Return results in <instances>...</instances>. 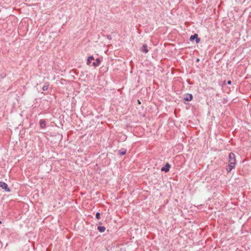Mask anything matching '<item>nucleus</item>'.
I'll list each match as a JSON object with an SVG mask.
<instances>
[{
	"instance_id": "f257e3e1",
	"label": "nucleus",
	"mask_w": 251,
	"mask_h": 251,
	"mask_svg": "<svg viewBox=\"0 0 251 251\" xmlns=\"http://www.w3.org/2000/svg\"><path fill=\"white\" fill-rule=\"evenodd\" d=\"M229 164L235 166L236 164L235 155L233 152H230L228 155Z\"/></svg>"
},
{
	"instance_id": "f03ea898",
	"label": "nucleus",
	"mask_w": 251,
	"mask_h": 251,
	"mask_svg": "<svg viewBox=\"0 0 251 251\" xmlns=\"http://www.w3.org/2000/svg\"><path fill=\"white\" fill-rule=\"evenodd\" d=\"M0 187L4 189L6 192L10 191V189L8 187L7 184L5 182L0 181Z\"/></svg>"
},
{
	"instance_id": "7ed1b4c3",
	"label": "nucleus",
	"mask_w": 251,
	"mask_h": 251,
	"mask_svg": "<svg viewBox=\"0 0 251 251\" xmlns=\"http://www.w3.org/2000/svg\"><path fill=\"white\" fill-rule=\"evenodd\" d=\"M195 39L197 43H199L200 42V39L198 38V35L197 33H195L193 35H191L190 38V40L191 41H193Z\"/></svg>"
},
{
	"instance_id": "20e7f679",
	"label": "nucleus",
	"mask_w": 251,
	"mask_h": 251,
	"mask_svg": "<svg viewBox=\"0 0 251 251\" xmlns=\"http://www.w3.org/2000/svg\"><path fill=\"white\" fill-rule=\"evenodd\" d=\"M171 167L169 163H166L165 166L162 167L161 169V171H164L165 172H168L170 170V168Z\"/></svg>"
},
{
	"instance_id": "39448f33",
	"label": "nucleus",
	"mask_w": 251,
	"mask_h": 251,
	"mask_svg": "<svg viewBox=\"0 0 251 251\" xmlns=\"http://www.w3.org/2000/svg\"><path fill=\"white\" fill-rule=\"evenodd\" d=\"M193 99V96L192 94H187L185 95L184 97V99L186 101H190Z\"/></svg>"
},
{
	"instance_id": "423d86ee",
	"label": "nucleus",
	"mask_w": 251,
	"mask_h": 251,
	"mask_svg": "<svg viewBox=\"0 0 251 251\" xmlns=\"http://www.w3.org/2000/svg\"><path fill=\"white\" fill-rule=\"evenodd\" d=\"M100 58H97L96 61L94 62L93 63V65L95 67H98L100 65Z\"/></svg>"
},
{
	"instance_id": "0eeeda50",
	"label": "nucleus",
	"mask_w": 251,
	"mask_h": 251,
	"mask_svg": "<svg viewBox=\"0 0 251 251\" xmlns=\"http://www.w3.org/2000/svg\"><path fill=\"white\" fill-rule=\"evenodd\" d=\"M141 51L143 52H145V53H147L148 52L149 50L147 49V46L146 44L143 45L141 49Z\"/></svg>"
},
{
	"instance_id": "6e6552de",
	"label": "nucleus",
	"mask_w": 251,
	"mask_h": 251,
	"mask_svg": "<svg viewBox=\"0 0 251 251\" xmlns=\"http://www.w3.org/2000/svg\"><path fill=\"white\" fill-rule=\"evenodd\" d=\"M94 60V57L93 56H90L88 57L87 64L90 65L92 60Z\"/></svg>"
},
{
	"instance_id": "1a4fd4ad",
	"label": "nucleus",
	"mask_w": 251,
	"mask_h": 251,
	"mask_svg": "<svg viewBox=\"0 0 251 251\" xmlns=\"http://www.w3.org/2000/svg\"><path fill=\"white\" fill-rule=\"evenodd\" d=\"M98 229L100 232H103L105 230V227L103 226H99L98 227Z\"/></svg>"
},
{
	"instance_id": "9d476101",
	"label": "nucleus",
	"mask_w": 251,
	"mask_h": 251,
	"mask_svg": "<svg viewBox=\"0 0 251 251\" xmlns=\"http://www.w3.org/2000/svg\"><path fill=\"white\" fill-rule=\"evenodd\" d=\"M40 124V127L42 128H44L45 127L46 124H45V121L41 120Z\"/></svg>"
},
{
	"instance_id": "9b49d317",
	"label": "nucleus",
	"mask_w": 251,
	"mask_h": 251,
	"mask_svg": "<svg viewBox=\"0 0 251 251\" xmlns=\"http://www.w3.org/2000/svg\"><path fill=\"white\" fill-rule=\"evenodd\" d=\"M234 165H230L229 164L228 165V168L226 169V170L228 172H230L232 169H233L234 168Z\"/></svg>"
},
{
	"instance_id": "f8f14e48",
	"label": "nucleus",
	"mask_w": 251,
	"mask_h": 251,
	"mask_svg": "<svg viewBox=\"0 0 251 251\" xmlns=\"http://www.w3.org/2000/svg\"><path fill=\"white\" fill-rule=\"evenodd\" d=\"M48 88H49V84H48L47 85H44L43 88H42V90L44 91H47L48 89Z\"/></svg>"
},
{
	"instance_id": "ddd939ff",
	"label": "nucleus",
	"mask_w": 251,
	"mask_h": 251,
	"mask_svg": "<svg viewBox=\"0 0 251 251\" xmlns=\"http://www.w3.org/2000/svg\"><path fill=\"white\" fill-rule=\"evenodd\" d=\"M119 153H120V155H125L126 153V150H120Z\"/></svg>"
},
{
	"instance_id": "4468645a",
	"label": "nucleus",
	"mask_w": 251,
	"mask_h": 251,
	"mask_svg": "<svg viewBox=\"0 0 251 251\" xmlns=\"http://www.w3.org/2000/svg\"><path fill=\"white\" fill-rule=\"evenodd\" d=\"M96 218L97 219H99L100 218V213L99 212H97L96 214Z\"/></svg>"
},
{
	"instance_id": "2eb2a0df",
	"label": "nucleus",
	"mask_w": 251,
	"mask_h": 251,
	"mask_svg": "<svg viewBox=\"0 0 251 251\" xmlns=\"http://www.w3.org/2000/svg\"><path fill=\"white\" fill-rule=\"evenodd\" d=\"M231 81L230 80H228V81H227V84H228V85L231 84Z\"/></svg>"
}]
</instances>
